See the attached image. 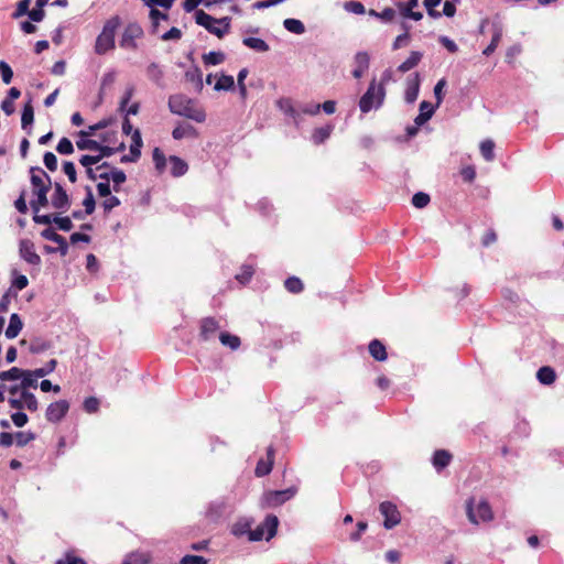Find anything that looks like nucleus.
Returning <instances> with one entry per match:
<instances>
[{
    "label": "nucleus",
    "instance_id": "52",
    "mask_svg": "<svg viewBox=\"0 0 564 564\" xmlns=\"http://www.w3.org/2000/svg\"><path fill=\"white\" fill-rule=\"evenodd\" d=\"M330 132H332V127H329V126L315 129V131L313 132V135H312L313 142L315 144L323 143L326 139L329 138Z\"/></svg>",
    "mask_w": 564,
    "mask_h": 564
},
{
    "label": "nucleus",
    "instance_id": "57",
    "mask_svg": "<svg viewBox=\"0 0 564 564\" xmlns=\"http://www.w3.org/2000/svg\"><path fill=\"white\" fill-rule=\"evenodd\" d=\"M0 75L6 85H9L13 78V70L6 61H0Z\"/></svg>",
    "mask_w": 564,
    "mask_h": 564
},
{
    "label": "nucleus",
    "instance_id": "61",
    "mask_svg": "<svg viewBox=\"0 0 564 564\" xmlns=\"http://www.w3.org/2000/svg\"><path fill=\"white\" fill-rule=\"evenodd\" d=\"M55 564H87L82 557L75 556L72 552H66L63 558H58Z\"/></svg>",
    "mask_w": 564,
    "mask_h": 564
},
{
    "label": "nucleus",
    "instance_id": "17",
    "mask_svg": "<svg viewBox=\"0 0 564 564\" xmlns=\"http://www.w3.org/2000/svg\"><path fill=\"white\" fill-rule=\"evenodd\" d=\"M420 75L419 73H414L412 76L408 77L406 79V89L404 94V99L408 104H413L420 91Z\"/></svg>",
    "mask_w": 564,
    "mask_h": 564
},
{
    "label": "nucleus",
    "instance_id": "6",
    "mask_svg": "<svg viewBox=\"0 0 564 564\" xmlns=\"http://www.w3.org/2000/svg\"><path fill=\"white\" fill-rule=\"evenodd\" d=\"M279 519L274 514H268L264 520L253 530L249 528V541H270L275 534Z\"/></svg>",
    "mask_w": 564,
    "mask_h": 564
},
{
    "label": "nucleus",
    "instance_id": "29",
    "mask_svg": "<svg viewBox=\"0 0 564 564\" xmlns=\"http://www.w3.org/2000/svg\"><path fill=\"white\" fill-rule=\"evenodd\" d=\"M219 341L223 346L228 347L230 350H237L241 345L240 337L228 332H221L219 334Z\"/></svg>",
    "mask_w": 564,
    "mask_h": 564
},
{
    "label": "nucleus",
    "instance_id": "42",
    "mask_svg": "<svg viewBox=\"0 0 564 564\" xmlns=\"http://www.w3.org/2000/svg\"><path fill=\"white\" fill-rule=\"evenodd\" d=\"M131 144H130V153H132L133 156H141V149L143 147V141L141 137V132L139 129H134L132 137H131Z\"/></svg>",
    "mask_w": 564,
    "mask_h": 564
},
{
    "label": "nucleus",
    "instance_id": "46",
    "mask_svg": "<svg viewBox=\"0 0 564 564\" xmlns=\"http://www.w3.org/2000/svg\"><path fill=\"white\" fill-rule=\"evenodd\" d=\"M230 533L236 538L247 535V518H239L230 528Z\"/></svg>",
    "mask_w": 564,
    "mask_h": 564
},
{
    "label": "nucleus",
    "instance_id": "53",
    "mask_svg": "<svg viewBox=\"0 0 564 564\" xmlns=\"http://www.w3.org/2000/svg\"><path fill=\"white\" fill-rule=\"evenodd\" d=\"M56 151L62 155H69L74 153V145L68 138L63 137L56 145Z\"/></svg>",
    "mask_w": 564,
    "mask_h": 564
},
{
    "label": "nucleus",
    "instance_id": "10",
    "mask_svg": "<svg viewBox=\"0 0 564 564\" xmlns=\"http://www.w3.org/2000/svg\"><path fill=\"white\" fill-rule=\"evenodd\" d=\"M19 256L22 260L29 263L32 267H36L37 269L41 265V257L35 251V245L30 239H21L19 241Z\"/></svg>",
    "mask_w": 564,
    "mask_h": 564
},
{
    "label": "nucleus",
    "instance_id": "56",
    "mask_svg": "<svg viewBox=\"0 0 564 564\" xmlns=\"http://www.w3.org/2000/svg\"><path fill=\"white\" fill-rule=\"evenodd\" d=\"M17 291L9 288L0 299V313H6L9 308L12 297H17Z\"/></svg>",
    "mask_w": 564,
    "mask_h": 564
},
{
    "label": "nucleus",
    "instance_id": "5",
    "mask_svg": "<svg viewBox=\"0 0 564 564\" xmlns=\"http://www.w3.org/2000/svg\"><path fill=\"white\" fill-rule=\"evenodd\" d=\"M195 22L218 37H223L229 29V24L226 22V18L216 19L206 13L204 10L195 11Z\"/></svg>",
    "mask_w": 564,
    "mask_h": 564
},
{
    "label": "nucleus",
    "instance_id": "32",
    "mask_svg": "<svg viewBox=\"0 0 564 564\" xmlns=\"http://www.w3.org/2000/svg\"><path fill=\"white\" fill-rule=\"evenodd\" d=\"M37 379L40 378L33 373V370L23 369V376L20 378L22 391H29L30 388L36 389L39 387Z\"/></svg>",
    "mask_w": 564,
    "mask_h": 564
},
{
    "label": "nucleus",
    "instance_id": "60",
    "mask_svg": "<svg viewBox=\"0 0 564 564\" xmlns=\"http://www.w3.org/2000/svg\"><path fill=\"white\" fill-rule=\"evenodd\" d=\"M63 172L67 175L70 183H75L77 181V172L74 162L64 161Z\"/></svg>",
    "mask_w": 564,
    "mask_h": 564
},
{
    "label": "nucleus",
    "instance_id": "24",
    "mask_svg": "<svg viewBox=\"0 0 564 564\" xmlns=\"http://www.w3.org/2000/svg\"><path fill=\"white\" fill-rule=\"evenodd\" d=\"M23 328V322L18 313H12L9 318V325L6 329V337L8 339L15 338Z\"/></svg>",
    "mask_w": 564,
    "mask_h": 564
},
{
    "label": "nucleus",
    "instance_id": "13",
    "mask_svg": "<svg viewBox=\"0 0 564 564\" xmlns=\"http://www.w3.org/2000/svg\"><path fill=\"white\" fill-rule=\"evenodd\" d=\"M379 510L384 517L383 525L386 529H392L400 523L401 516L397 509V506L390 501H384L380 505Z\"/></svg>",
    "mask_w": 564,
    "mask_h": 564
},
{
    "label": "nucleus",
    "instance_id": "58",
    "mask_svg": "<svg viewBox=\"0 0 564 564\" xmlns=\"http://www.w3.org/2000/svg\"><path fill=\"white\" fill-rule=\"evenodd\" d=\"M95 151L98 152L97 156H98L99 161H101L105 158H110L115 154V150H112L111 145L104 144L99 141L97 142V147H96Z\"/></svg>",
    "mask_w": 564,
    "mask_h": 564
},
{
    "label": "nucleus",
    "instance_id": "8",
    "mask_svg": "<svg viewBox=\"0 0 564 564\" xmlns=\"http://www.w3.org/2000/svg\"><path fill=\"white\" fill-rule=\"evenodd\" d=\"M474 502L475 500L471 498L466 505L467 517L471 523L477 524L479 521H489L492 519L491 508L486 500L478 502L477 514L474 511Z\"/></svg>",
    "mask_w": 564,
    "mask_h": 564
},
{
    "label": "nucleus",
    "instance_id": "31",
    "mask_svg": "<svg viewBox=\"0 0 564 564\" xmlns=\"http://www.w3.org/2000/svg\"><path fill=\"white\" fill-rule=\"evenodd\" d=\"M369 352L378 361H383V360L387 359L386 347L378 339H373V340L370 341V344H369Z\"/></svg>",
    "mask_w": 564,
    "mask_h": 564
},
{
    "label": "nucleus",
    "instance_id": "55",
    "mask_svg": "<svg viewBox=\"0 0 564 564\" xmlns=\"http://www.w3.org/2000/svg\"><path fill=\"white\" fill-rule=\"evenodd\" d=\"M31 2L32 0H20L14 12L12 13V19H19L23 15H28L30 12Z\"/></svg>",
    "mask_w": 564,
    "mask_h": 564
},
{
    "label": "nucleus",
    "instance_id": "27",
    "mask_svg": "<svg viewBox=\"0 0 564 564\" xmlns=\"http://www.w3.org/2000/svg\"><path fill=\"white\" fill-rule=\"evenodd\" d=\"M435 108H437V107L436 106L434 107L431 102L423 100L420 104V113L414 119V122L417 126L424 124L426 121H429L432 118V116L434 115Z\"/></svg>",
    "mask_w": 564,
    "mask_h": 564
},
{
    "label": "nucleus",
    "instance_id": "23",
    "mask_svg": "<svg viewBox=\"0 0 564 564\" xmlns=\"http://www.w3.org/2000/svg\"><path fill=\"white\" fill-rule=\"evenodd\" d=\"M78 139L76 140V147L80 151H95L97 147V140L90 139L91 134L87 130H80L77 132Z\"/></svg>",
    "mask_w": 564,
    "mask_h": 564
},
{
    "label": "nucleus",
    "instance_id": "44",
    "mask_svg": "<svg viewBox=\"0 0 564 564\" xmlns=\"http://www.w3.org/2000/svg\"><path fill=\"white\" fill-rule=\"evenodd\" d=\"M480 153L487 162H491L495 159V143L492 140L487 139L480 143Z\"/></svg>",
    "mask_w": 564,
    "mask_h": 564
},
{
    "label": "nucleus",
    "instance_id": "9",
    "mask_svg": "<svg viewBox=\"0 0 564 564\" xmlns=\"http://www.w3.org/2000/svg\"><path fill=\"white\" fill-rule=\"evenodd\" d=\"M33 221L39 225L55 224L57 229H59L62 231H69L74 227L72 218L69 216L48 215V214L33 215Z\"/></svg>",
    "mask_w": 564,
    "mask_h": 564
},
{
    "label": "nucleus",
    "instance_id": "41",
    "mask_svg": "<svg viewBox=\"0 0 564 564\" xmlns=\"http://www.w3.org/2000/svg\"><path fill=\"white\" fill-rule=\"evenodd\" d=\"M152 159L154 162L155 170L159 174H162L166 167V158L160 148H154L152 152Z\"/></svg>",
    "mask_w": 564,
    "mask_h": 564
},
{
    "label": "nucleus",
    "instance_id": "7",
    "mask_svg": "<svg viewBox=\"0 0 564 564\" xmlns=\"http://www.w3.org/2000/svg\"><path fill=\"white\" fill-rule=\"evenodd\" d=\"M144 32L141 25L137 22L129 23L121 35V39L119 41L120 47L124 50H137L138 44L137 40L141 39L143 36Z\"/></svg>",
    "mask_w": 564,
    "mask_h": 564
},
{
    "label": "nucleus",
    "instance_id": "30",
    "mask_svg": "<svg viewBox=\"0 0 564 564\" xmlns=\"http://www.w3.org/2000/svg\"><path fill=\"white\" fill-rule=\"evenodd\" d=\"M422 57H423V54L421 52H417V51L411 52L410 56L402 64L399 65L398 70L401 73H406V72L411 70L420 63Z\"/></svg>",
    "mask_w": 564,
    "mask_h": 564
},
{
    "label": "nucleus",
    "instance_id": "51",
    "mask_svg": "<svg viewBox=\"0 0 564 564\" xmlns=\"http://www.w3.org/2000/svg\"><path fill=\"white\" fill-rule=\"evenodd\" d=\"M284 286L289 292L294 294L302 292L304 288L302 281L296 276L288 278L284 282Z\"/></svg>",
    "mask_w": 564,
    "mask_h": 564
},
{
    "label": "nucleus",
    "instance_id": "21",
    "mask_svg": "<svg viewBox=\"0 0 564 564\" xmlns=\"http://www.w3.org/2000/svg\"><path fill=\"white\" fill-rule=\"evenodd\" d=\"M369 62L370 57L367 52H358L354 58L355 68L352 70V76L357 79L362 77L369 67Z\"/></svg>",
    "mask_w": 564,
    "mask_h": 564
},
{
    "label": "nucleus",
    "instance_id": "38",
    "mask_svg": "<svg viewBox=\"0 0 564 564\" xmlns=\"http://www.w3.org/2000/svg\"><path fill=\"white\" fill-rule=\"evenodd\" d=\"M29 284V280L28 278L22 274V273H19L15 269L11 271V289L13 291H21L23 289H25Z\"/></svg>",
    "mask_w": 564,
    "mask_h": 564
},
{
    "label": "nucleus",
    "instance_id": "18",
    "mask_svg": "<svg viewBox=\"0 0 564 564\" xmlns=\"http://www.w3.org/2000/svg\"><path fill=\"white\" fill-rule=\"evenodd\" d=\"M148 78L155 84L158 87L163 88L164 84V70L162 66L155 62H151L145 69Z\"/></svg>",
    "mask_w": 564,
    "mask_h": 564
},
{
    "label": "nucleus",
    "instance_id": "54",
    "mask_svg": "<svg viewBox=\"0 0 564 564\" xmlns=\"http://www.w3.org/2000/svg\"><path fill=\"white\" fill-rule=\"evenodd\" d=\"M36 434L28 431V432H17L15 433V442L17 446L24 447L28 445L31 441L35 440Z\"/></svg>",
    "mask_w": 564,
    "mask_h": 564
},
{
    "label": "nucleus",
    "instance_id": "26",
    "mask_svg": "<svg viewBox=\"0 0 564 564\" xmlns=\"http://www.w3.org/2000/svg\"><path fill=\"white\" fill-rule=\"evenodd\" d=\"M174 140H182L184 138H196L197 130L189 123L178 124L172 131Z\"/></svg>",
    "mask_w": 564,
    "mask_h": 564
},
{
    "label": "nucleus",
    "instance_id": "25",
    "mask_svg": "<svg viewBox=\"0 0 564 564\" xmlns=\"http://www.w3.org/2000/svg\"><path fill=\"white\" fill-rule=\"evenodd\" d=\"M169 161L171 164L170 173L173 177H181L187 172L188 165L180 156L171 155Z\"/></svg>",
    "mask_w": 564,
    "mask_h": 564
},
{
    "label": "nucleus",
    "instance_id": "45",
    "mask_svg": "<svg viewBox=\"0 0 564 564\" xmlns=\"http://www.w3.org/2000/svg\"><path fill=\"white\" fill-rule=\"evenodd\" d=\"M21 398L24 402V408L31 412H35L39 409V401L34 393L30 391H21Z\"/></svg>",
    "mask_w": 564,
    "mask_h": 564
},
{
    "label": "nucleus",
    "instance_id": "48",
    "mask_svg": "<svg viewBox=\"0 0 564 564\" xmlns=\"http://www.w3.org/2000/svg\"><path fill=\"white\" fill-rule=\"evenodd\" d=\"M23 376V369L18 367H12L9 370L0 372L1 381H15L19 380Z\"/></svg>",
    "mask_w": 564,
    "mask_h": 564
},
{
    "label": "nucleus",
    "instance_id": "2",
    "mask_svg": "<svg viewBox=\"0 0 564 564\" xmlns=\"http://www.w3.org/2000/svg\"><path fill=\"white\" fill-rule=\"evenodd\" d=\"M169 109L172 113L194 120L198 123L206 120L203 108H197L194 99L184 94H174L169 97Z\"/></svg>",
    "mask_w": 564,
    "mask_h": 564
},
{
    "label": "nucleus",
    "instance_id": "49",
    "mask_svg": "<svg viewBox=\"0 0 564 564\" xmlns=\"http://www.w3.org/2000/svg\"><path fill=\"white\" fill-rule=\"evenodd\" d=\"M111 181L113 182V191L119 192L120 185L123 184L127 180V175L122 170L113 167L110 171Z\"/></svg>",
    "mask_w": 564,
    "mask_h": 564
},
{
    "label": "nucleus",
    "instance_id": "20",
    "mask_svg": "<svg viewBox=\"0 0 564 564\" xmlns=\"http://www.w3.org/2000/svg\"><path fill=\"white\" fill-rule=\"evenodd\" d=\"M34 121V108L32 105V98L24 104L21 113V128L26 131V133H31V127Z\"/></svg>",
    "mask_w": 564,
    "mask_h": 564
},
{
    "label": "nucleus",
    "instance_id": "12",
    "mask_svg": "<svg viewBox=\"0 0 564 564\" xmlns=\"http://www.w3.org/2000/svg\"><path fill=\"white\" fill-rule=\"evenodd\" d=\"M51 204L61 213H65L70 208V197L63 185L58 182L54 183V193L51 196Z\"/></svg>",
    "mask_w": 564,
    "mask_h": 564
},
{
    "label": "nucleus",
    "instance_id": "22",
    "mask_svg": "<svg viewBox=\"0 0 564 564\" xmlns=\"http://www.w3.org/2000/svg\"><path fill=\"white\" fill-rule=\"evenodd\" d=\"M226 510V505L221 500L212 501L206 510V518L214 523H217Z\"/></svg>",
    "mask_w": 564,
    "mask_h": 564
},
{
    "label": "nucleus",
    "instance_id": "39",
    "mask_svg": "<svg viewBox=\"0 0 564 564\" xmlns=\"http://www.w3.org/2000/svg\"><path fill=\"white\" fill-rule=\"evenodd\" d=\"M151 20V32L154 34L158 32V28L161 21H166L169 15L155 8L150 9L149 13Z\"/></svg>",
    "mask_w": 564,
    "mask_h": 564
},
{
    "label": "nucleus",
    "instance_id": "34",
    "mask_svg": "<svg viewBox=\"0 0 564 564\" xmlns=\"http://www.w3.org/2000/svg\"><path fill=\"white\" fill-rule=\"evenodd\" d=\"M452 459V455L445 449H438L434 453L433 465L436 469L445 468Z\"/></svg>",
    "mask_w": 564,
    "mask_h": 564
},
{
    "label": "nucleus",
    "instance_id": "37",
    "mask_svg": "<svg viewBox=\"0 0 564 564\" xmlns=\"http://www.w3.org/2000/svg\"><path fill=\"white\" fill-rule=\"evenodd\" d=\"M51 348V343L41 337H34L29 346V351L33 355L42 354Z\"/></svg>",
    "mask_w": 564,
    "mask_h": 564
},
{
    "label": "nucleus",
    "instance_id": "40",
    "mask_svg": "<svg viewBox=\"0 0 564 564\" xmlns=\"http://www.w3.org/2000/svg\"><path fill=\"white\" fill-rule=\"evenodd\" d=\"M116 121H117V118L115 116H109V117L102 118L101 120H99L98 122H96L94 124H90L86 130L88 131V133L94 135L97 131L104 130V129L112 126L113 123H116Z\"/></svg>",
    "mask_w": 564,
    "mask_h": 564
},
{
    "label": "nucleus",
    "instance_id": "14",
    "mask_svg": "<svg viewBox=\"0 0 564 564\" xmlns=\"http://www.w3.org/2000/svg\"><path fill=\"white\" fill-rule=\"evenodd\" d=\"M276 106L285 117L292 119L294 124H299L301 120L300 105H295L291 98H281L276 101Z\"/></svg>",
    "mask_w": 564,
    "mask_h": 564
},
{
    "label": "nucleus",
    "instance_id": "11",
    "mask_svg": "<svg viewBox=\"0 0 564 564\" xmlns=\"http://www.w3.org/2000/svg\"><path fill=\"white\" fill-rule=\"evenodd\" d=\"M69 402L67 400H58L48 404L45 411V419L50 423H59L69 411Z\"/></svg>",
    "mask_w": 564,
    "mask_h": 564
},
{
    "label": "nucleus",
    "instance_id": "16",
    "mask_svg": "<svg viewBox=\"0 0 564 564\" xmlns=\"http://www.w3.org/2000/svg\"><path fill=\"white\" fill-rule=\"evenodd\" d=\"M274 463V449L272 446H269L267 449L265 457H261L256 466L254 474L257 477H263L268 475L272 470V466Z\"/></svg>",
    "mask_w": 564,
    "mask_h": 564
},
{
    "label": "nucleus",
    "instance_id": "1",
    "mask_svg": "<svg viewBox=\"0 0 564 564\" xmlns=\"http://www.w3.org/2000/svg\"><path fill=\"white\" fill-rule=\"evenodd\" d=\"M29 172L33 195L35 196V198L30 202V206L34 215H40V209L48 204L47 193L52 187V180L40 166H31Z\"/></svg>",
    "mask_w": 564,
    "mask_h": 564
},
{
    "label": "nucleus",
    "instance_id": "43",
    "mask_svg": "<svg viewBox=\"0 0 564 564\" xmlns=\"http://www.w3.org/2000/svg\"><path fill=\"white\" fill-rule=\"evenodd\" d=\"M283 25L289 32L294 33V34L300 35L305 32V26H304L303 22L297 19H292V18L285 19L283 21Z\"/></svg>",
    "mask_w": 564,
    "mask_h": 564
},
{
    "label": "nucleus",
    "instance_id": "35",
    "mask_svg": "<svg viewBox=\"0 0 564 564\" xmlns=\"http://www.w3.org/2000/svg\"><path fill=\"white\" fill-rule=\"evenodd\" d=\"M235 88V79L231 75L221 74L215 86L214 89L216 91H228L232 90Z\"/></svg>",
    "mask_w": 564,
    "mask_h": 564
},
{
    "label": "nucleus",
    "instance_id": "36",
    "mask_svg": "<svg viewBox=\"0 0 564 564\" xmlns=\"http://www.w3.org/2000/svg\"><path fill=\"white\" fill-rule=\"evenodd\" d=\"M226 59L225 53L221 51H210L203 55V62L206 66H216L224 63Z\"/></svg>",
    "mask_w": 564,
    "mask_h": 564
},
{
    "label": "nucleus",
    "instance_id": "15",
    "mask_svg": "<svg viewBox=\"0 0 564 564\" xmlns=\"http://www.w3.org/2000/svg\"><path fill=\"white\" fill-rule=\"evenodd\" d=\"M220 328L219 322L214 317H205L200 321L199 337L204 341L215 338L217 330Z\"/></svg>",
    "mask_w": 564,
    "mask_h": 564
},
{
    "label": "nucleus",
    "instance_id": "64",
    "mask_svg": "<svg viewBox=\"0 0 564 564\" xmlns=\"http://www.w3.org/2000/svg\"><path fill=\"white\" fill-rule=\"evenodd\" d=\"M180 564H207V560L200 555H185L181 558Z\"/></svg>",
    "mask_w": 564,
    "mask_h": 564
},
{
    "label": "nucleus",
    "instance_id": "62",
    "mask_svg": "<svg viewBox=\"0 0 564 564\" xmlns=\"http://www.w3.org/2000/svg\"><path fill=\"white\" fill-rule=\"evenodd\" d=\"M430 203V196L423 192L413 195L412 204L416 208H424Z\"/></svg>",
    "mask_w": 564,
    "mask_h": 564
},
{
    "label": "nucleus",
    "instance_id": "59",
    "mask_svg": "<svg viewBox=\"0 0 564 564\" xmlns=\"http://www.w3.org/2000/svg\"><path fill=\"white\" fill-rule=\"evenodd\" d=\"M43 163H44L45 167L51 172H54L57 170V158L53 152L47 151L44 153Z\"/></svg>",
    "mask_w": 564,
    "mask_h": 564
},
{
    "label": "nucleus",
    "instance_id": "63",
    "mask_svg": "<svg viewBox=\"0 0 564 564\" xmlns=\"http://www.w3.org/2000/svg\"><path fill=\"white\" fill-rule=\"evenodd\" d=\"M249 48L262 53L269 50V45L262 39L249 36Z\"/></svg>",
    "mask_w": 564,
    "mask_h": 564
},
{
    "label": "nucleus",
    "instance_id": "33",
    "mask_svg": "<svg viewBox=\"0 0 564 564\" xmlns=\"http://www.w3.org/2000/svg\"><path fill=\"white\" fill-rule=\"evenodd\" d=\"M536 378L542 384H552L555 379L556 375L553 368L549 366L541 367L536 372Z\"/></svg>",
    "mask_w": 564,
    "mask_h": 564
},
{
    "label": "nucleus",
    "instance_id": "28",
    "mask_svg": "<svg viewBox=\"0 0 564 564\" xmlns=\"http://www.w3.org/2000/svg\"><path fill=\"white\" fill-rule=\"evenodd\" d=\"M185 79L193 83L197 91H200L204 87L203 74L197 65H193L185 72Z\"/></svg>",
    "mask_w": 564,
    "mask_h": 564
},
{
    "label": "nucleus",
    "instance_id": "47",
    "mask_svg": "<svg viewBox=\"0 0 564 564\" xmlns=\"http://www.w3.org/2000/svg\"><path fill=\"white\" fill-rule=\"evenodd\" d=\"M85 191L86 195L83 199V206L86 213H89V215H91L96 208V200L90 186H86Z\"/></svg>",
    "mask_w": 564,
    "mask_h": 564
},
{
    "label": "nucleus",
    "instance_id": "4",
    "mask_svg": "<svg viewBox=\"0 0 564 564\" xmlns=\"http://www.w3.org/2000/svg\"><path fill=\"white\" fill-rule=\"evenodd\" d=\"M386 96L383 84H377L376 79H372L369 84L367 91L359 100V108L361 112L367 113L372 108H379Z\"/></svg>",
    "mask_w": 564,
    "mask_h": 564
},
{
    "label": "nucleus",
    "instance_id": "19",
    "mask_svg": "<svg viewBox=\"0 0 564 564\" xmlns=\"http://www.w3.org/2000/svg\"><path fill=\"white\" fill-rule=\"evenodd\" d=\"M295 494V490L292 488L285 490L270 491L265 495V500L270 506H280L290 498H292Z\"/></svg>",
    "mask_w": 564,
    "mask_h": 564
},
{
    "label": "nucleus",
    "instance_id": "50",
    "mask_svg": "<svg viewBox=\"0 0 564 564\" xmlns=\"http://www.w3.org/2000/svg\"><path fill=\"white\" fill-rule=\"evenodd\" d=\"M57 366L56 359L48 360L43 367L33 370V373L39 378H44L52 373Z\"/></svg>",
    "mask_w": 564,
    "mask_h": 564
},
{
    "label": "nucleus",
    "instance_id": "3",
    "mask_svg": "<svg viewBox=\"0 0 564 564\" xmlns=\"http://www.w3.org/2000/svg\"><path fill=\"white\" fill-rule=\"evenodd\" d=\"M120 25L121 19L119 15L111 17L105 22L100 34L96 37L94 46V51L97 55H105L115 48V37Z\"/></svg>",
    "mask_w": 564,
    "mask_h": 564
}]
</instances>
